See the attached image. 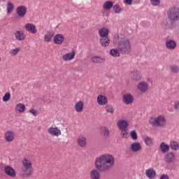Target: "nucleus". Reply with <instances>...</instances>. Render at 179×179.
Listing matches in <instances>:
<instances>
[{
    "label": "nucleus",
    "instance_id": "39",
    "mask_svg": "<svg viewBox=\"0 0 179 179\" xmlns=\"http://www.w3.org/2000/svg\"><path fill=\"white\" fill-rule=\"evenodd\" d=\"M9 100H10V93L6 92L3 96V101L6 103L7 101H9Z\"/></svg>",
    "mask_w": 179,
    "mask_h": 179
},
{
    "label": "nucleus",
    "instance_id": "31",
    "mask_svg": "<svg viewBox=\"0 0 179 179\" xmlns=\"http://www.w3.org/2000/svg\"><path fill=\"white\" fill-rule=\"evenodd\" d=\"M26 110V106L23 103H17L15 105V111L19 113H24Z\"/></svg>",
    "mask_w": 179,
    "mask_h": 179
},
{
    "label": "nucleus",
    "instance_id": "4",
    "mask_svg": "<svg viewBox=\"0 0 179 179\" xmlns=\"http://www.w3.org/2000/svg\"><path fill=\"white\" fill-rule=\"evenodd\" d=\"M149 123L151 127H159V128H164V127H166V120L164 116L159 115L157 117H150Z\"/></svg>",
    "mask_w": 179,
    "mask_h": 179
},
{
    "label": "nucleus",
    "instance_id": "45",
    "mask_svg": "<svg viewBox=\"0 0 179 179\" xmlns=\"http://www.w3.org/2000/svg\"><path fill=\"white\" fill-rule=\"evenodd\" d=\"M29 113H30L31 114H33L34 117H36L37 115V110H35L34 109H30Z\"/></svg>",
    "mask_w": 179,
    "mask_h": 179
},
{
    "label": "nucleus",
    "instance_id": "44",
    "mask_svg": "<svg viewBox=\"0 0 179 179\" xmlns=\"http://www.w3.org/2000/svg\"><path fill=\"white\" fill-rule=\"evenodd\" d=\"M150 2L153 6H159L160 5V0H150Z\"/></svg>",
    "mask_w": 179,
    "mask_h": 179
},
{
    "label": "nucleus",
    "instance_id": "30",
    "mask_svg": "<svg viewBox=\"0 0 179 179\" xmlns=\"http://www.w3.org/2000/svg\"><path fill=\"white\" fill-rule=\"evenodd\" d=\"M86 137L81 136L78 138L77 142L80 148H86Z\"/></svg>",
    "mask_w": 179,
    "mask_h": 179
},
{
    "label": "nucleus",
    "instance_id": "38",
    "mask_svg": "<svg viewBox=\"0 0 179 179\" xmlns=\"http://www.w3.org/2000/svg\"><path fill=\"white\" fill-rule=\"evenodd\" d=\"M144 142L147 146H151V145H153V140H152V138L149 136L144 138Z\"/></svg>",
    "mask_w": 179,
    "mask_h": 179
},
{
    "label": "nucleus",
    "instance_id": "24",
    "mask_svg": "<svg viewBox=\"0 0 179 179\" xmlns=\"http://www.w3.org/2000/svg\"><path fill=\"white\" fill-rule=\"evenodd\" d=\"M159 149L162 153H167L170 150V145L166 144V143L162 142L159 145Z\"/></svg>",
    "mask_w": 179,
    "mask_h": 179
},
{
    "label": "nucleus",
    "instance_id": "11",
    "mask_svg": "<svg viewBox=\"0 0 179 179\" xmlns=\"http://www.w3.org/2000/svg\"><path fill=\"white\" fill-rule=\"evenodd\" d=\"M24 29L27 30V31L31 33V34H37V29L36 28V25H34V24L27 23L24 25Z\"/></svg>",
    "mask_w": 179,
    "mask_h": 179
},
{
    "label": "nucleus",
    "instance_id": "36",
    "mask_svg": "<svg viewBox=\"0 0 179 179\" xmlns=\"http://www.w3.org/2000/svg\"><path fill=\"white\" fill-rule=\"evenodd\" d=\"M110 55L112 57H120V50L118 49H111L110 50Z\"/></svg>",
    "mask_w": 179,
    "mask_h": 179
},
{
    "label": "nucleus",
    "instance_id": "15",
    "mask_svg": "<svg viewBox=\"0 0 179 179\" xmlns=\"http://www.w3.org/2000/svg\"><path fill=\"white\" fill-rule=\"evenodd\" d=\"M96 101L99 106H107V103H108V99L104 95H99L97 96Z\"/></svg>",
    "mask_w": 179,
    "mask_h": 179
},
{
    "label": "nucleus",
    "instance_id": "3",
    "mask_svg": "<svg viewBox=\"0 0 179 179\" xmlns=\"http://www.w3.org/2000/svg\"><path fill=\"white\" fill-rule=\"evenodd\" d=\"M22 164L24 168L20 171V176L22 178H27L33 174V164L28 159L22 160Z\"/></svg>",
    "mask_w": 179,
    "mask_h": 179
},
{
    "label": "nucleus",
    "instance_id": "13",
    "mask_svg": "<svg viewBox=\"0 0 179 179\" xmlns=\"http://www.w3.org/2000/svg\"><path fill=\"white\" fill-rule=\"evenodd\" d=\"M48 132L52 136H59L62 134L61 129L58 127H51L48 129Z\"/></svg>",
    "mask_w": 179,
    "mask_h": 179
},
{
    "label": "nucleus",
    "instance_id": "7",
    "mask_svg": "<svg viewBox=\"0 0 179 179\" xmlns=\"http://www.w3.org/2000/svg\"><path fill=\"white\" fill-rule=\"evenodd\" d=\"M130 76L132 80L134 82H139V80H142V75L141 74V71L134 69L130 73Z\"/></svg>",
    "mask_w": 179,
    "mask_h": 179
},
{
    "label": "nucleus",
    "instance_id": "42",
    "mask_svg": "<svg viewBox=\"0 0 179 179\" xmlns=\"http://www.w3.org/2000/svg\"><path fill=\"white\" fill-rule=\"evenodd\" d=\"M20 51V48L13 49L10 51V55H16Z\"/></svg>",
    "mask_w": 179,
    "mask_h": 179
},
{
    "label": "nucleus",
    "instance_id": "10",
    "mask_svg": "<svg viewBox=\"0 0 179 179\" xmlns=\"http://www.w3.org/2000/svg\"><path fill=\"white\" fill-rule=\"evenodd\" d=\"M16 13L19 17H23L27 13V8L24 6H19L16 8Z\"/></svg>",
    "mask_w": 179,
    "mask_h": 179
},
{
    "label": "nucleus",
    "instance_id": "27",
    "mask_svg": "<svg viewBox=\"0 0 179 179\" xmlns=\"http://www.w3.org/2000/svg\"><path fill=\"white\" fill-rule=\"evenodd\" d=\"M109 31L106 28L103 27L99 31V34L101 38H105L108 37Z\"/></svg>",
    "mask_w": 179,
    "mask_h": 179
},
{
    "label": "nucleus",
    "instance_id": "47",
    "mask_svg": "<svg viewBox=\"0 0 179 179\" xmlns=\"http://www.w3.org/2000/svg\"><path fill=\"white\" fill-rule=\"evenodd\" d=\"M160 179H169V176L167 174H162Z\"/></svg>",
    "mask_w": 179,
    "mask_h": 179
},
{
    "label": "nucleus",
    "instance_id": "12",
    "mask_svg": "<svg viewBox=\"0 0 179 179\" xmlns=\"http://www.w3.org/2000/svg\"><path fill=\"white\" fill-rule=\"evenodd\" d=\"M4 172L8 177H12L13 178L16 177V171H15L10 166H5Z\"/></svg>",
    "mask_w": 179,
    "mask_h": 179
},
{
    "label": "nucleus",
    "instance_id": "33",
    "mask_svg": "<svg viewBox=\"0 0 179 179\" xmlns=\"http://www.w3.org/2000/svg\"><path fill=\"white\" fill-rule=\"evenodd\" d=\"M105 110L106 113H110V114H113V113L115 111L114 107L110 104L106 106Z\"/></svg>",
    "mask_w": 179,
    "mask_h": 179
},
{
    "label": "nucleus",
    "instance_id": "19",
    "mask_svg": "<svg viewBox=\"0 0 179 179\" xmlns=\"http://www.w3.org/2000/svg\"><path fill=\"white\" fill-rule=\"evenodd\" d=\"M91 61L93 64H104L106 59L100 56H94L91 58Z\"/></svg>",
    "mask_w": 179,
    "mask_h": 179
},
{
    "label": "nucleus",
    "instance_id": "32",
    "mask_svg": "<svg viewBox=\"0 0 179 179\" xmlns=\"http://www.w3.org/2000/svg\"><path fill=\"white\" fill-rule=\"evenodd\" d=\"M169 148L172 149V150H179V143L176 141H170Z\"/></svg>",
    "mask_w": 179,
    "mask_h": 179
},
{
    "label": "nucleus",
    "instance_id": "49",
    "mask_svg": "<svg viewBox=\"0 0 179 179\" xmlns=\"http://www.w3.org/2000/svg\"><path fill=\"white\" fill-rule=\"evenodd\" d=\"M66 13H69V10H65Z\"/></svg>",
    "mask_w": 179,
    "mask_h": 179
},
{
    "label": "nucleus",
    "instance_id": "14",
    "mask_svg": "<svg viewBox=\"0 0 179 179\" xmlns=\"http://www.w3.org/2000/svg\"><path fill=\"white\" fill-rule=\"evenodd\" d=\"M4 138L6 142H13L15 139V132L12 130L6 131L4 134Z\"/></svg>",
    "mask_w": 179,
    "mask_h": 179
},
{
    "label": "nucleus",
    "instance_id": "25",
    "mask_svg": "<svg viewBox=\"0 0 179 179\" xmlns=\"http://www.w3.org/2000/svg\"><path fill=\"white\" fill-rule=\"evenodd\" d=\"M113 6H114V3L111 1H106L103 4V8L105 10H111Z\"/></svg>",
    "mask_w": 179,
    "mask_h": 179
},
{
    "label": "nucleus",
    "instance_id": "6",
    "mask_svg": "<svg viewBox=\"0 0 179 179\" xmlns=\"http://www.w3.org/2000/svg\"><path fill=\"white\" fill-rule=\"evenodd\" d=\"M164 162L166 164H171L176 162V154L174 152H167L164 157Z\"/></svg>",
    "mask_w": 179,
    "mask_h": 179
},
{
    "label": "nucleus",
    "instance_id": "43",
    "mask_svg": "<svg viewBox=\"0 0 179 179\" xmlns=\"http://www.w3.org/2000/svg\"><path fill=\"white\" fill-rule=\"evenodd\" d=\"M120 136L121 138H124V139L127 138V136H128V132H127V129L120 130Z\"/></svg>",
    "mask_w": 179,
    "mask_h": 179
},
{
    "label": "nucleus",
    "instance_id": "9",
    "mask_svg": "<svg viewBox=\"0 0 179 179\" xmlns=\"http://www.w3.org/2000/svg\"><path fill=\"white\" fill-rule=\"evenodd\" d=\"M137 89L141 93H146L147 90H149V84L145 81H141L137 85Z\"/></svg>",
    "mask_w": 179,
    "mask_h": 179
},
{
    "label": "nucleus",
    "instance_id": "5",
    "mask_svg": "<svg viewBox=\"0 0 179 179\" xmlns=\"http://www.w3.org/2000/svg\"><path fill=\"white\" fill-rule=\"evenodd\" d=\"M168 17L171 22L179 20V7H173L167 12Z\"/></svg>",
    "mask_w": 179,
    "mask_h": 179
},
{
    "label": "nucleus",
    "instance_id": "48",
    "mask_svg": "<svg viewBox=\"0 0 179 179\" xmlns=\"http://www.w3.org/2000/svg\"><path fill=\"white\" fill-rule=\"evenodd\" d=\"M136 3H141V0H136Z\"/></svg>",
    "mask_w": 179,
    "mask_h": 179
},
{
    "label": "nucleus",
    "instance_id": "23",
    "mask_svg": "<svg viewBox=\"0 0 179 179\" xmlns=\"http://www.w3.org/2000/svg\"><path fill=\"white\" fill-rule=\"evenodd\" d=\"M83 101H79L77 103H76L74 108L76 113H82L83 111Z\"/></svg>",
    "mask_w": 179,
    "mask_h": 179
},
{
    "label": "nucleus",
    "instance_id": "16",
    "mask_svg": "<svg viewBox=\"0 0 179 179\" xmlns=\"http://www.w3.org/2000/svg\"><path fill=\"white\" fill-rule=\"evenodd\" d=\"M165 45L167 50H176L177 48V43L173 40L169 39L166 41Z\"/></svg>",
    "mask_w": 179,
    "mask_h": 179
},
{
    "label": "nucleus",
    "instance_id": "28",
    "mask_svg": "<svg viewBox=\"0 0 179 179\" xmlns=\"http://www.w3.org/2000/svg\"><path fill=\"white\" fill-rule=\"evenodd\" d=\"M131 149L132 150V152H139V150H141L142 149V147L141 146V143H139L138 142L136 143H133L131 145Z\"/></svg>",
    "mask_w": 179,
    "mask_h": 179
},
{
    "label": "nucleus",
    "instance_id": "2",
    "mask_svg": "<svg viewBox=\"0 0 179 179\" xmlns=\"http://www.w3.org/2000/svg\"><path fill=\"white\" fill-rule=\"evenodd\" d=\"M113 41L120 54L128 55L131 53V42L124 34L120 33L115 34Z\"/></svg>",
    "mask_w": 179,
    "mask_h": 179
},
{
    "label": "nucleus",
    "instance_id": "26",
    "mask_svg": "<svg viewBox=\"0 0 179 179\" xmlns=\"http://www.w3.org/2000/svg\"><path fill=\"white\" fill-rule=\"evenodd\" d=\"M55 33L52 31H49L46 33L44 36V41L45 43H50L51 40H52V36H54Z\"/></svg>",
    "mask_w": 179,
    "mask_h": 179
},
{
    "label": "nucleus",
    "instance_id": "22",
    "mask_svg": "<svg viewBox=\"0 0 179 179\" xmlns=\"http://www.w3.org/2000/svg\"><path fill=\"white\" fill-rule=\"evenodd\" d=\"M145 176L148 178L153 179L156 177V171L153 169H149L145 171Z\"/></svg>",
    "mask_w": 179,
    "mask_h": 179
},
{
    "label": "nucleus",
    "instance_id": "46",
    "mask_svg": "<svg viewBox=\"0 0 179 179\" xmlns=\"http://www.w3.org/2000/svg\"><path fill=\"white\" fill-rule=\"evenodd\" d=\"M124 3H126V5H132V0H124Z\"/></svg>",
    "mask_w": 179,
    "mask_h": 179
},
{
    "label": "nucleus",
    "instance_id": "8",
    "mask_svg": "<svg viewBox=\"0 0 179 179\" xmlns=\"http://www.w3.org/2000/svg\"><path fill=\"white\" fill-rule=\"evenodd\" d=\"M122 101L127 106L132 104L134 103V96L130 93H126L123 95Z\"/></svg>",
    "mask_w": 179,
    "mask_h": 179
},
{
    "label": "nucleus",
    "instance_id": "17",
    "mask_svg": "<svg viewBox=\"0 0 179 179\" xmlns=\"http://www.w3.org/2000/svg\"><path fill=\"white\" fill-rule=\"evenodd\" d=\"M53 41L55 44L61 45L64 43V41H65V38L64 37V35L58 34L54 36Z\"/></svg>",
    "mask_w": 179,
    "mask_h": 179
},
{
    "label": "nucleus",
    "instance_id": "1",
    "mask_svg": "<svg viewBox=\"0 0 179 179\" xmlns=\"http://www.w3.org/2000/svg\"><path fill=\"white\" fill-rule=\"evenodd\" d=\"M115 163L114 157L110 154H104L95 159V169L90 171L91 179H100V173H106L113 169Z\"/></svg>",
    "mask_w": 179,
    "mask_h": 179
},
{
    "label": "nucleus",
    "instance_id": "40",
    "mask_svg": "<svg viewBox=\"0 0 179 179\" xmlns=\"http://www.w3.org/2000/svg\"><path fill=\"white\" fill-rule=\"evenodd\" d=\"M102 134L103 136H108V135H110V131H108V128L106 127H103Z\"/></svg>",
    "mask_w": 179,
    "mask_h": 179
},
{
    "label": "nucleus",
    "instance_id": "20",
    "mask_svg": "<svg viewBox=\"0 0 179 179\" xmlns=\"http://www.w3.org/2000/svg\"><path fill=\"white\" fill-rule=\"evenodd\" d=\"M14 36L16 40H18V41H22V40H24V38H26V35L24 34V33L22 32V31H16L14 33Z\"/></svg>",
    "mask_w": 179,
    "mask_h": 179
},
{
    "label": "nucleus",
    "instance_id": "21",
    "mask_svg": "<svg viewBox=\"0 0 179 179\" xmlns=\"http://www.w3.org/2000/svg\"><path fill=\"white\" fill-rule=\"evenodd\" d=\"M117 127L120 130L127 129L128 128V122L126 120H119L117 122Z\"/></svg>",
    "mask_w": 179,
    "mask_h": 179
},
{
    "label": "nucleus",
    "instance_id": "34",
    "mask_svg": "<svg viewBox=\"0 0 179 179\" xmlns=\"http://www.w3.org/2000/svg\"><path fill=\"white\" fill-rule=\"evenodd\" d=\"M113 11L115 13H121L122 12V8L118 4H115L113 6Z\"/></svg>",
    "mask_w": 179,
    "mask_h": 179
},
{
    "label": "nucleus",
    "instance_id": "50",
    "mask_svg": "<svg viewBox=\"0 0 179 179\" xmlns=\"http://www.w3.org/2000/svg\"><path fill=\"white\" fill-rule=\"evenodd\" d=\"M0 62H1V57H0Z\"/></svg>",
    "mask_w": 179,
    "mask_h": 179
},
{
    "label": "nucleus",
    "instance_id": "35",
    "mask_svg": "<svg viewBox=\"0 0 179 179\" xmlns=\"http://www.w3.org/2000/svg\"><path fill=\"white\" fill-rule=\"evenodd\" d=\"M15 9V6L13 3H7V13H12Z\"/></svg>",
    "mask_w": 179,
    "mask_h": 179
},
{
    "label": "nucleus",
    "instance_id": "29",
    "mask_svg": "<svg viewBox=\"0 0 179 179\" xmlns=\"http://www.w3.org/2000/svg\"><path fill=\"white\" fill-rule=\"evenodd\" d=\"M110 38L108 37L101 38L100 39V44L102 47H108L110 45Z\"/></svg>",
    "mask_w": 179,
    "mask_h": 179
},
{
    "label": "nucleus",
    "instance_id": "18",
    "mask_svg": "<svg viewBox=\"0 0 179 179\" xmlns=\"http://www.w3.org/2000/svg\"><path fill=\"white\" fill-rule=\"evenodd\" d=\"M76 54V53L75 50H72L71 52L63 55L62 59L64 61H71V60L73 59V58H75Z\"/></svg>",
    "mask_w": 179,
    "mask_h": 179
},
{
    "label": "nucleus",
    "instance_id": "37",
    "mask_svg": "<svg viewBox=\"0 0 179 179\" xmlns=\"http://www.w3.org/2000/svg\"><path fill=\"white\" fill-rule=\"evenodd\" d=\"M171 72L172 73H178L179 72V67L178 65H171L170 66Z\"/></svg>",
    "mask_w": 179,
    "mask_h": 179
},
{
    "label": "nucleus",
    "instance_id": "41",
    "mask_svg": "<svg viewBox=\"0 0 179 179\" xmlns=\"http://www.w3.org/2000/svg\"><path fill=\"white\" fill-rule=\"evenodd\" d=\"M130 136L134 141H136V139H138V134H136V131H135V130L130 132Z\"/></svg>",
    "mask_w": 179,
    "mask_h": 179
}]
</instances>
